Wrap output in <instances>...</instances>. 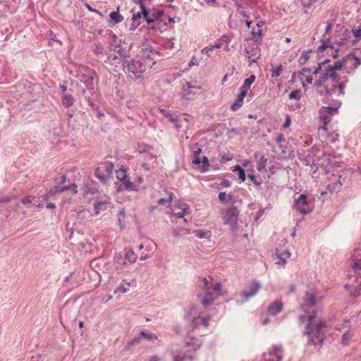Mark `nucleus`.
<instances>
[{"instance_id": "nucleus-32", "label": "nucleus", "mask_w": 361, "mask_h": 361, "mask_svg": "<svg viewBox=\"0 0 361 361\" xmlns=\"http://www.w3.org/2000/svg\"><path fill=\"white\" fill-rule=\"evenodd\" d=\"M326 133H327V131L326 133H324V135L322 137H325L328 140V141L330 142H335L339 137V134L336 132L331 133L328 135Z\"/></svg>"}, {"instance_id": "nucleus-29", "label": "nucleus", "mask_w": 361, "mask_h": 361, "mask_svg": "<svg viewBox=\"0 0 361 361\" xmlns=\"http://www.w3.org/2000/svg\"><path fill=\"white\" fill-rule=\"evenodd\" d=\"M256 77L255 75H251L249 78L244 80L243 85L241 86L244 89L250 90V86L255 82Z\"/></svg>"}, {"instance_id": "nucleus-33", "label": "nucleus", "mask_w": 361, "mask_h": 361, "mask_svg": "<svg viewBox=\"0 0 361 361\" xmlns=\"http://www.w3.org/2000/svg\"><path fill=\"white\" fill-rule=\"evenodd\" d=\"M314 53L312 51L303 52L302 55L300 56L299 62L301 64H305L307 63V61L309 60V59L311 57L312 54H314Z\"/></svg>"}, {"instance_id": "nucleus-50", "label": "nucleus", "mask_w": 361, "mask_h": 361, "mask_svg": "<svg viewBox=\"0 0 361 361\" xmlns=\"http://www.w3.org/2000/svg\"><path fill=\"white\" fill-rule=\"evenodd\" d=\"M353 35L357 38H361V25L352 30Z\"/></svg>"}, {"instance_id": "nucleus-2", "label": "nucleus", "mask_w": 361, "mask_h": 361, "mask_svg": "<svg viewBox=\"0 0 361 361\" xmlns=\"http://www.w3.org/2000/svg\"><path fill=\"white\" fill-rule=\"evenodd\" d=\"M306 319L308 321V324L305 334L309 336V343L312 344L322 343L324 339V329L327 326L326 322L317 316L315 311L307 316L301 315L300 317V321L302 323H304Z\"/></svg>"}, {"instance_id": "nucleus-30", "label": "nucleus", "mask_w": 361, "mask_h": 361, "mask_svg": "<svg viewBox=\"0 0 361 361\" xmlns=\"http://www.w3.org/2000/svg\"><path fill=\"white\" fill-rule=\"evenodd\" d=\"M243 99H243L242 97H240V96L238 95L235 102L231 105V109L232 111H236L238 109H240L243 104Z\"/></svg>"}, {"instance_id": "nucleus-24", "label": "nucleus", "mask_w": 361, "mask_h": 361, "mask_svg": "<svg viewBox=\"0 0 361 361\" xmlns=\"http://www.w3.org/2000/svg\"><path fill=\"white\" fill-rule=\"evenodd\" d=\"M106 201H97L94 203V208L95 210V215H98L101 211L106 209Z\"/></svg>"}, {"instance_id": "nucleus-21", "label": "nucleus", "mask_w": 361, "mask_h": 361, "mask_svg": "<svg viewBox=\"0 0 361 361\" xmlns=\"http://www.w3.org/2000/svg\"><path fill=\"white\" fill-rule=\"evenodd\" d=\"M210 317H197L192 319V324L194 328H200L202 326L207 328L209 326Z\"/></svg>"}, {"instance_id": "nucleus-48", "label": "nucleus", "mask_w": 361, "mask_h": 361, "mask_svg": "<svg viewBox=\"0 0 361 361\" xmlns=\"http://www.w3.org/2000/svg\"><path fill=\"white\" fill-rule=\"evenodd\" d=\"M201 163L203 164V170L202 171H208V166L209 165V160L207 157L204 156L202 157Z\"/></svg>"}, {"instance_id": "nucleus-44", "label": "nucleus", "mask_w": 361, "mask_h": 361, "mask_svg": "<svg viewBox=\"0 0 361 361\" xmlns=\"http://www.w3.org/2000/svg\"><path fill=\"white\" fill-rule=\"evenodd\" d=\"M34 200L35 197L32 196H26L21 199V202L24 204L32 205L35 204Z\"/></svg>"}, {"instance_id": "nucleus-13", "label": "nucleus", "mask_w": 361, "mask_h": 361, "mask_svg": "<svg viewBox=\"0 0 361 361\" xmlns=\"http://www.w3.org/2000/svg\"><path fill=\"white\" fill-rule=\"evenodd\" d=\"M239 212L235 207L228 209L224 216V221L226 224H229L233 228L237 225V220Z\"/></svg>"}, {"instance_id": "nucleus-10", "label": "nucleus", "mask_w": 361, "mask_h": 361, "mask_svg": "<svg viewBox=\"0 0 361 361\" xmlns=\"http://www.w3.org/2000/svg\"><path fill=\"white\" fill-rule=\"evenodd\" d=\"M283 350L281 346L274 345L268 352L264 353L260 361H281Z\"/></svg>"}, {"instance_id": "nucleus-55", "label": "nucleus", "mask_w": 361, "mask_h": 361, "mask_svg": "<svg viewBox=\"0 0 361 361\" xmlns=\"http://www.w3.org/2000/svg\"><path fill=\"white\" fill-rule=\"evenodd\" d=\"M165 117L171 123H173L176 118V117H174L173 115L171 113H166Z\"/></svg>"}, {"instance_id": "nucleus-37", "label": "nucleus", "mask_w": 361, "mask_h": 361, "mask_svg": "<svg viewBox=\"0 0 361 361\" xmlns=\"http://www.w3.org/2000/svg\"><path fill=\"white\" fill-rule=\"evenodd\" d=\"M116 178L121 182L127 177L126 170L123 168H121L116 171Z\"/></svg>"}, {"instance_id": "nucleus-36", "label": "nucleus", "mask_w": 361, "mask_h": 361, "mask_svg": "<svg viewBox=\"0 0 361 361\" xmlns=\"http://www.w3.org/2000/svg\"><path fill=\"white\" fill-rule=\"evenodd\" d=\"M207 59H205L204 60L202 56L198 57L196 56H193L192 57L188 66L190 67H191L192 66H198L202 61H207Z\"/></svg>"}, {"instance_id": "nucleus-9", "label": "nucleus", "mask_w": 361, "mask_h": 361, "mask_svg": "<svg viewBox=\"0 0 361 361\" xmlns=\"http://www.w3.org/2000/svg\"><path fill=\"white\" fill-rule=\"evenodd\" d=\"M113 170L114 164L111 162H102L96 169L95 176L100 180L106 181L111 176Z\"/></svg>"}, {"instance_id": "nucleus-14", "label": "nucleus", "mask_w": 361, "mask_h": 361, "mask_svg": "<svg viewBox=\"0 0 361 361\" xmlns=\"http://www.w3.org/2000/svg\"><path fill=\"white\" fill-rule=\"evenodd\" d=\"M245 51L249 59L250 65L252 63H256L261 56L260 49L256 44L248 45L245 48Z\"/></svg>"}, {"instance_id": "nucleus-39", "label": "nucleus", "mask_w": 361, "mask_h": 361, "mask_svg": "<svg viewBox=\"0 0 361 361\" xmlns=\"http://www.w3.org/2000/svg\"><path fill=\"white\" fill-rule=\"evenodd\" d=\"M122 184L123 185L124 188L127 190H133L134 189V185L133 183L130 180L129 178L127 176L125 180H123L121 181Z\"/></svg>"}, {"instance_id": "nucleus-43", "label": "nucleus", "mask_w": 361, "mask_h": 361, "mask_svg": "<svg viewBox=\"0 0 361 361\" xmlns=\"http://www.w3.org/2000/svg\"><path fill=\"white\" fill-rule=\"evenodd\" d=\"M126 258L130 262H135L136 261V259H137V255L133 251H128L126 253Z\"/></svg>"}, {"instance_id": "nucleus-56", "label": "nucleus", "mask_w": 361, "mask_h": 361, "mask_svg": "<svg viewBox=\"0 0 361 361\" xmlns=\"http://www.w3.org/2000/svg\"><path fill=\"white\" fill-rule=\"evenodd\" d=\"M290 123H291V119H290V116L287 115L286 117V121L283 123V128H288L290 125Z\"/></svg>"}, {"instance_id": "nucleus-1", "label": "nucleus", "mask_w": 361, "mask_h": 361, "mask_svg": "<svg viewBox=\"0 0 361 361\" xmlns=\"http://www.w3.org/2000/svg\"><path fill=\"white\" fill-rule=\"evenodd\" d=\"M329 61L330 59H324L315 69V75H319V79H316L315 86L320 87L324 85L325 94L327 95H343L345 84L343 81H340L337 78L336 71L342 68L348 73L354 71L361 65V57L350 54L341 61L335 62L334 65L326 66L325 65Z\"/></svg>"}, {"instance_id": "nucleus-15", "label": "nucleus", "mask_w": 361, "mask_h": 361, "mask_svg": "<svg viewBox=\"0 0 361 361\" xmlns=\"http://www.w3.org/2000/svg\"><path fill=\"white\" fill-rule=\"evenodd\" d=\"M276 255V264L283 267L287 263L288 259L290 257L291 253L287 250L276 249L275 252Z\"/></svg>"}, {"instance_id": "nucleus-27", "label": "nucleus", "mask_w": 361, "mask_h": 361, "mask_svg": "<svg viewBox=\"0 0 361 361\" xmlns=\"http://www.w3.org/2000/svg\"><path fill=\"white\" fill-rule=\"evenodd\" d=\"M127 63V70L130 73H136L138 71L137 66L138 63H135L134 60H130L129 61H126Z\"/></svg>"}, {"instance_id": "nucleus-42", "label": "nucleus", "mask_w": 361, "mask_h": 361, "mask_svg": "<svg viewBox=\"0 0 361 361\" xmlns=\"http://www.w3.org/2000/svg\"><path fill=\"white\" fill-rule=\"evenodd\" d=\"M218 197H219V200L222 202H228L229 200H231V195H228L224 192H220L219 194Z\"/></svg>"}, {"instance_id": "nucleus-59", "label": "nucleus", "mask_w": 361, "mask_h": 361, "mask_svg": "<svg viewBox=\"0 0 361 361\" xmlns=\"http://www.w3.org/2000/svg\"><path fill=\"white\" fill-rule=\"evenodd\" d=\"M264 24H265V22L264 20H260L257 22L256 26L258 28H261Z\"/></svg>"}, {"instance_id": "nucleus-49", "label": "nucleus", "mask_w": 361, "mask_h": 361, "mask_svg": "<svg viewBox=\"0 0 361 361\" xmlns=\"http://www.w3.org/2000/svg\"><path fill=\"white\" fill-rule=\"evenodd\" d=\"M252 34L254 37H260L262 36V29L257 27L252 28Z\"/></svg>"}, {"instance_id": "nucleus-38", "label": "nucleus", "mask_w": 361, "mask_h": 361, "mask_svg": "<svg viewBox=\"0 0 361 361\" xmlns=\"http://www.w3.org/2000/svg\"><path fill=\"white\" fill-rule=\"evenodd\" d=\"M130 283H126V285H121L118 287H117L114 291V293H127L130 290Z\"/></svg>"}, {"instance_id": "nucleus-46", "label": "nucleus", "mask_w": 361, "mask_h": 361, "mask_svg": "<svg viewBox=\"0 0 361 361\" xmlns=\"http://www.w3.org/2000/svg\"><path fill=\"white\" fill-rule=\"evenodd\" d=\"M352 336L353 334L350 331L345 332L342 336V343L343 345H347Z\"/></svg>"}, {"instance_id": "nucleus-31", "label": "nucleus", "mask_w": 361, "mask_h": 361, "mask_svg": "<svg viewBox=\"0 0 361 361\" xmlns=\"http://www.w3.org/2000/svg\"><path fill=\"white\" fill-rule=\"evenodd\" d=\"M109 16L111 21L115 23H118L123 20V17L118 11H113Z\"/></svg>"}, {"instance_id": "nucleus-45", "label": "nucleus", "mask_w": 361, "mask_h": 361, "mask_svg": "<svg viewBox=\"0 0 361 361\" xmlns=\"http://www.w3.org/2000/svg\"><path fill=\"white\" fill-rule=\"evenodd\" d=\"M213 48L209 45L201 50V54L206 55L207 57H212Z\"/></svg>"}, {"instance_id": "nucleus-58", "label": "nucleus", "mask_w": 361, "mask_h": 361, "mask_svg": "<svg viewBox=\"0 0 361 361\" xmlns=\"http://www.w3.org/2000/svg\"><path fill=\"white\" fill-rule=\"evenodd\" d=\"M118 58H120L118 56H112L111 54H110L109 56H108V60L109 61H114V60H116L118 59Z\"/></svg>"}, {"instance_id": "nucleus-12", "label": "nucleus", "mask_w": 361, "mask_h": 361, "mask_svg": "<svg viewBox=\"0 0 361 361\" xmlns=\"http://www.w3.org/2000/svg\"><path fill=\"white\" fill-rule=\"evenodd\" d=\"M80 71L81 73L82 71L85 72V73L80 76V80L85 84L87 88H92L95 72L92 69L86 66H82L80 68Z\"/></svg>"}, {"instance_id": "nucleus-17", "label": "nucleus", "mask_w": 361, "mask_h": 361, "mask_svg": "<svg viewBox=\"0 0 361 361\" xmlns=\"http://www.w3.org/2000/svg\"><path fill=\"white\" fill-rule=\"evenodd\" d=\"M261 288V285L257 281H253L250 283L249 290L243 291L242 296L244 300H247L249 298L255 296Z\"/></svg>"}, {"instance_id": "nucleus-60", "label": "nucleus", "mask_w": 361, "mask_h": 361, "mask_svg": "<svg viewBox=\"0 0 361 361\" xmlns=\"http://www.w3.org/2000/svg\"><path fill=\"white\" fill-rule=\"evenodd\" d=\"M11 197H6L4 198H2V199H0V203H4V202H10L11 201Z\"/></svg>"}, {"instance_id": "nucleus-25", "label": "nucleus", "mask_w": 361, "mask_h": 361, "mask_svg": "<svg viewBox=\"0 0 361 361\" xmlns=\"http://www.w3.org/2000/svg\"><path fill=\"white\" fill-rule=\"evenodd\" d=\"M267 159L264 156H262L257 161V170L260 173L267 172L266 166H267Z\"/></svg>"}, {"instance_id": "nucleus-61", "label": "nucleus", "mask_w": 361, "mask_h": 361, "mask_svg": "<svg viewBox=\"0 0 361 361\" xmlns=\"http://www.w3.org/2000/svg\"><path fill=\"white\" fill-rule=\"evenodd\" d=\"M212 48H213V50L214 49H220L221 47H222V44L221 43H216L214 45H210Z\"/></svg>"}, {"instance_id": "nucleus-51", "label": "nucleus", "mask_w": 361, "mask_h": 361, "mask_svg": "<svg viewBox=\"0 0 361 361\" xmlns=\"http://www.w3.org/2000/svg\"><path fill=\"white\" fill-rule=\"evenodd\" d=\"M341 185V184L338 185V183H334L331 185H329L328 186V189L331 192H334V191L337 192L338 190H339Z\"/></svg>"}, {"instance_id": "nucleus-26", "label": "nucleus", "mask_w": 361, "mask_h": 361, "mask_svg": "<svg viewBox=\"0 0 361 361\" xmlns=\"http://www.w3.org/2000/svg\"><path fill=\"white\" fill-rule=\"evenodd\" d=\"M74 99L71 95L65 94L62 97V103L66 107H70L74 104Z\"/></svg>"}, {"instance_id": "nucleus-54", "label": "nucleus", "mask_w": 361, "mask_h": 361, "mask_svg": "<svg viewBox=\"0 0 361 361\" xmlns=\"http://www.w3.org/2000/svg\"><path fill=\"white\" fill-rule=\"evenodd\" d=\"M248 178L253 183H255V185H260V182L257 181L256 178L255 177L254 175L252 174H249L248 175Z\"/></svg>"}, {"instance_id": "nucleus-28", "label": "nucleus", "mask_w": 361, "mask_h": 361, "mask_svg": "<svg viewBox=\"0 0 361 361\" xmlns=\"http://www.w3.org/2000/svg\"><path fill=\"white\" fill-rule=\"evenodd\" d=\"M193 160L192 162L195 164H200L201 163L202 158L200 157L199 154L202 152V149L196 146L195 148L193 149Z\"/></svg>"}, {"instance_id": "nucleus-53", "label": "nucleus", "mask_w": 361, "mask_h": 361, "mask_svg": "<svg viewBox=\"0 0 361 361\" xmlns=\"http://www.w3.org/2000/svg\"><path fill=\"white\" fill-rule=\"evenodd\" d=\"M117 53L120 58H124L126 56V51L123 48L118 47V49L117 50Z\"/></svg>"}, {"instance_id": "nucleus-19", "label": "nucleus", "mask_w": 361, "mask_h": 361, "mask_svg": "<svg viewBox=\"0 0 361 361\" xmlns=\"http://www.w3.org/2000/svg\"><path fill=\"white\" fill-rule=\"evenodd\" d=\"M177 207L180 210L178 212H174L173 214L177 216L178 218H183L190 213V207L185 202L178 203L177 204ZM173 211H176V209H174Z\"/></svg>"}, {"instance_id": "nucleus-23", "label": "nucleus", "mask_w": 361, "mask_h": 361, "mask_svg": "<svg viewBox=\"0 0 361 361\" xmlns=\"http://www.w3.org/2000/svg\"><path fill=\"white\" fill-rule=\"evenodd\" d=\"M173 361H188L192 360L193 359V353H186L184 352H180L179 353H173Z\"/></svg>"}, {"instance_id": "nucleus-18", "label": "nucleus", "mask_w": 361, "mask_h": 361, "mask_svg": "<svg viewBox=\"0 0 361 361\" xmlns=\"http://www.w3.org/2000/svg\"><path fill=\"white\" fill-rule=\"evenodd\" d=\"M283 307V305L281 300H275L268 306V314L273 316L276 315L282 311Z\"/></svg>"}, {"instance_id": "nucleus-11", "label": "nucleus", "mask_w": 361, "mask_h": 361, "mask_svg": "<svg viewBox=\"0 0 361 361\" xmlns=\"http://www.w3.org/2000/svg\"><path fill=\"white\" fill-rule=\"evenodd\" d=\"M307 197L305 195L301 194L298 197L294 196V208L302 214H309L312 209L309 207Z\"/></svg>"}, {"instance_id": "nucleus-63", "label": "nucleus", "mask_w": 361, "mask_h": 361, "mask_svg": "<svg viewBox=\"0 0 361 361\" xmlns=\"http://www.w3.org/2000/svg\"><path fill=\"white\" fill-rule=\"evenodd\" d=\"M160 360H161V358H160V357H158V356H157V355L152 356V357L150 358V360H149V361H160Z\"/></svg>"}, {"instance_id": "nucleus-57", "label": "nucleus", "mask_w": 361, "mask_h": 361, "mask_svg": "<svg viewBox=\"0 0 361 361\" xmlns=\"http://www.w3.org/2000/svg\"><path fill=\"white\" fill-rule=\"evenodd\" d=\"M332 28V24L329 22H326L325 23V35L328 33V32L331 30Z\"/></svg>"}, {"instance_id": "nucleus-52", "label": "nucleus", "mask_w": 361, "mask_h": 361, "mask_svg": "<svg viewBox=\"0 0 361 361\" xmlns=\"http://www.w3.org/2000/svg\"><path fill=\"white\" fill-rule=\"evenodd\" d=\"M276 141L278 144H281L282 142L285 141V137L283 134H278L276 137ZM281 147V145H279Z\"/></svg>"}, {"instance_id": "nucleus-47", "label": "nucleus", "mask_w": 361, "mask_h": 361, "mask_svg": "<svg viewBox=\"0 0 361 361\" xmlns=\"http://www.w3.org/2000/svg\"><path fill=\"white\" fill-rule=\"evenodd\" d=\"M248 93L251 94L252 91L250 90L244 89V87H240V93L238 96L244 99Z\"/></svg>"}, {"instance_id": "nucleus-22", "label": "nucleus", "mask_w": 361, "mask_h": 361, "mask_svg": "<svg viewBox=\"0 0 361 361\" xmlns=\"http://www.w3.org/2000/svg\"><path fill=\"white\" fill-rule=\"evenodd\" d=\"M177 130L181 128H188L189 127V120L187 117L178 116L173 123Z\"/></svg>"}, {"instance_id": "nucleus-7", "label": "nucleus", "mask_w": 361, "mask_h": 361, "mask_svg": "<svg viewBox=\"0 0 361 361\" xmlns=\"http://www.w3.org/2000/svg\"><path fill=\"white\" fill-rule=\"evenodd\" d=\"M317 54L320 59V61L318 63L319 64L322 61V57L331 56L332 59L337 58L338 56V50L331 44L329 39H325L322 40V44L317 48Z\"/></svg>"}, {"instance_id": "nucleus-6", "label": "nucleus", "mask_w": 361, "mask_h": 361, "mask_svg": "<svg viewBox=\"0 0 361 361\" xmlns=\"http://www.w3.org/2000/svg\"><path fill=\"white\" fill-rule=\"evenodd\" d=\"M314 72L315 70L312 73L310 68H303L298 73V78L301 81L303 87H305L306 84H312L313 80H314V87L318 90L321 95L326 96L329 99L331 95H327L325 94L324 85L320 87L315 86L316 79H319V75H318L316 76Z\"/></svg>"}, {"instance_id": "nucleus-62", "label": "nucleus", "mask_w": 361, "mask_h": 361, "mask_svg": "<svg viewBox=\"0 0 361 361\" xmlns=\"http://www.w3.org/2000/svg\"><path fill=\"white\" fill-rule=\"evenodd\" d=\"M86 8L91 12H95L97 13H99L97 10L92 8L89 4H85Z\"/></svg>"}, {"instance_id": "nucleus-64", "label": "nucleus", "mask_w": 361, "mask_h": 361, "mask_svg": "<svg viewBox=\"0 0 361 361\" xmlns=\"http://www.w3.org/2000/svg\"><path fill=\"white\" fill-rule=\"evenodd\" d=\"M249 163H250V161H249V160H247V159H245V160H244V161L242 162V166H243V167H247V165L249 164Z\"/></svg>"}, {"instance_id": "nucleus-41", "label": "nucleus", "mask_w": 361, "mask_h": 361, "mask_svg": "<svg viewBox=\"0 0 361 361\" xmlns=\"http://www.w3.org/2000/svg\"><path fill=\"white\" fill-rule=\"evenodd\" d=\"M290 99H297L299 100L301 97V92L300 90H295L291 91L288 95Z\"/></svg>"}, {"instance_id": "nucleus-4", "label": "nucleus", "mask_w": 361, "mask_h": 361, "mask_svg": "<svg viewBox=\"0 0 361 361\" xmlns=\"http://www.w3.org/2000/svg\"><path fill=\"white\" fill-rule=\"evenodd\" d=\"M203 283V292L199 294L201 302L204 306H207L221 295L222 286L219 282H213V278L211 276L204 277L202 279Z\"/></svg>"}, {"instance_id": "nucleus-40", "label": "nucleus", "mask_w": 361, "mask_h": 361, "mask_svg": "<svg viewBox=\"0 0 361 361\" xmlns=\"http://www.w3.org/2000/svg\"><path fill=\"white\" fill-rule=\"evenodd\" d=\"M168 197L166 198H161L158 200L159 204H170L173 200V195L172 192H167Z\"/></svg>"}, {"instance_id": "nucleus-16", "label": "nucleus", "mask_w": 361, "mask_h": 361, "mask_svg": "<svg viewBox=\"0 0 361 361\" xmlns=\"http://www.w3.org/2000/svg\"><path fill=\"white\" fill-rule=\"evenodd\" d=\"M142 338L146 339L149 341L158 339L157 336L154 334L149 333V331H147L146 330H142L140 332V334H138V336L137 337L134 338L130 341V343L131 345H134L135 343H139Z\"/></svg>"}, {"instance_id": "nucleus-5", "label": "nucleus", "mask_w": 361, "mask_h": 361, "mask_svg": "<svg viewBox=\"0 0 361 361\" xmlns=\"http://www.w3.org/2000/svg\"><path fill=\"white\" fill-rule=\"evenodd\" d=\"M338 107L323 106L319 112V119L322 125L319 128L318 131L320 136H324L328 131L327 125L331 122V117L338 112Z\"/></svg>"}, {"instance_id": "nucleus-20", "label": "nucleus", "mask_w": 361, "mask_h": 361, "mask_svg": "<svg viewBox=\"0 0 361 361\" xmlns=\"http://www.w3.org/2000/svg\"><path fill=\"white\" fill-rule=\"evenodd\" d=\"M140 7L141 9V12H137V13H133V17H132V20L134 22V23H137V25H140L142 14L146 18V20L147 22H149V20L147 18L148 12L147 11L145 6H144V4L141 2H140Z\"/></svg>"}, {"instance_id": "nucleus-8", "label": "nucleus", "mask_w": 361, "mask_h": 361, "mask_svg": "<svg viewBox=\"0 0 361 361\" xmlns=\"http://www.w3.org/2000/svg\"><path fill=\"white\" fill-rule=\"evenodd\" d=\"M323 296L314 293L313 292L307 291L304 295L303 302L301 305V308L305 312H308L310 308L317 305L322 300Z\"/></svg>"}, {"instance_id": "nucleus-3", "label": "nucleus", "mask_w": 361, "mask_h": 361, "mask_svg": "<svg viewBox=\"0 0 361 361\" xmlns=\"http://www.w3.org/2000/svg\"><path fill=\"white\" fill-rule=\"evenodd\" d=\"M350 267L354 276L345 287L354 297L361 295V246L354 250L351 256Z\"/></svg>"}, {"instance_id": "nucleus-35", "label": "nucleus", "mask_w": 361, "mask_h": 361, "mask_svg": "<svg viewBox=\"0 0 361 361\" xmlns=\"http://www.w3.org/2000/svg\"><path fill=\"white\" fill-rule=\"evenodd\" d=\"M282 65L272 67L271 69V75L272 78H278L282 72Z\"/></svg>"}, {"instance_id": "nucleus-34", "label": "nucleus", "mask_w": 361, "mask_h": 361, "mask_svg": "<svg viewBox=\"0 0 361 361\" xmlns=\"http://www.w3.org/2000/svg\"><path fill=\"white\" fill-rule=\"evenodd\" d=\"M233 172L238 171V178L242 181L244 182L246 178L245 173L243 169L240 166H235L234 169L233 170Z\"/></svg>"}]
</instances>
